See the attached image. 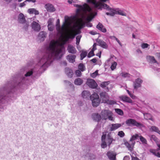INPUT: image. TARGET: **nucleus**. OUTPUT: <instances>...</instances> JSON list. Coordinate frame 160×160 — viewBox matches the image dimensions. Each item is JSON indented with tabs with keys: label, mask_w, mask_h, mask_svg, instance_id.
<instances>
[{
	"label": "nucleus",
	"mask_w": 160,
	"mask_h": 160,
	"mask_svg": "<svg viewBox=\"0 0 160 160\" xmlns=\"http://www.w3.org/2000/svg\"><path fill=\"white\" fill-rule=\"evenodd\" d=\"M64 43L61 44L54 41L51 42L39 60L37 65L39 68L44 69L51 64L53 59H60L63 56L62 51L65 50Z\"/></svg>",
	"instance_id": "1"
},
{
	"label": "nucleus",
	"mask_w": 160,
	"mask_h": 160,
	"mask_svg": "<svg viewBox=\"0 0 160 160\" xmlns=\"http://www.w3.org/2000/svg\"><path fill=\"white\" fill-rule=\"evenodd\" d=\"M107 0H99L97 1L96 0H87V2L92 4L94 7L98 9H102V8L105 9H108L109 6L106 4L103 3L105 2Z\"/></svg>",
	"instance_id": "2"
},
{
	"label": "nucleus",
	"mask_w": 160,
	"mask_h": 160,
	"mask_svg": "<svg viewBox=\"0 0 160 160\" xmlns=\"http://www.w3.org/2000/svg\"><path fill=\"white\" fill-rule=\"evenodd\" d=\"M102 143L101 147L102 148H104L107 146V143L108 146L110 145V132H104L103 133L102 137Z\"/></svg>",
	"instance_id": "3"
},
{
	"label": "nucleus",
	"mask_w": 160,
	"mask_h": 160,
	"mask_svg": "<svg viewBox=\"0 0 160 160\" xmlns=\"http://www.w3.org/2000/svg\"><path fill=\"white\" fill-rule=\"evenodd\" d=\"M139 137V136L138 134H136L132 135L131 137L129 142L126 141L125 142L124 145L129 150L132 151L133 150L134 146L135 143V140L137 139Z\"/></svg>",
	"instance_id": "4"
},
{
	"label": "nucleus",
	"mask_w": 160,
	"mask_h": 160,
	"mask_svg": "<svg viewBox=\"0 0 160 160\" xmlns=\"http://www.w3.org/2000/svg\"><path fill=\"white\" fill-rule=\"evenodd\" d=\"M66 17H65V21L63 23L61 27H60V21L59 19H57L56 22V29L61 37L63 36L66 31L65 24L68 20L67 19H66Z\"/></svg>",
	"instance_id": "5"
},
{
	"label": "nucleus",
	"mask_w": 160,
	"mask_h": 160,
	"mask_svg": "<svg viewBox=\"0 0 160 160\" xmlns=\"http://www.w3.org/2000/svg\"><path fill=\"white\" fill-rule=\"evenodd\" d=\"M90 99L92 101V106L94 107L98 106L100 102L99 96L96 93L94 92L90 96Z\"/></svg>",
	"instance_id": "6"
},
{
	"label": "nucleus",
	"mask_w": 160,
	"mask_h": 160,
	"mask_svg": "<svg viewBox=\"0 0 160 160\" xmlns=\"http://www.w3.org/2000/svg\"><path fill=\"white\" fill-rule=\"evenodd\" d=\"M126 123L128 126H135L138 127H141L142 124L141 123L137 122L136 120L133 119L129 118L126 121Z\"/></svg>",
	"instance_id": "7"
},
{
	"label": "nucleus",
	"mask_w": 160,
	"mask_h": 160,
	"mask_svg": "<svg viewBox=\"0 0 160 160\" xmlns=\"http://www.w3.org/2000/svg\"><path fill=\"white\" fill-rule=\"evenodd\" d=\"M100 95L102 102L106 103L108 104H110V101L109 100V97L106 92H101Z\"/></svg>",
	"instance_id": "8"
},
{
	"label": "nucleus",
	"mask_w": 160,
	"mask_h": 160,
	"mask_svg": "<svg viewBox=\"0 0 160 160\" xmlns=\"http://www.w3.org/2000/svg\"><path fill=\"white\" fill-rule=\"evenodd\" d=\"M118 14L123 16H126V14L119 8L112 9L111 8V16H113L115 14Z\"/></svg>",
	"instance_id": "9"
},
{
	"label": "nucleus",
	"mask_w": 160,
	"mask_h": 160,
	"mask_svg": "<svg viewBox=\"0 0 160 160\" xmlns=\"http://www.w3.org/2000/svg\"><path fill=\"white\" fill-rule=\"evenodd\" d=\"M86 84L90 88L93 89L96 88L98 86L97 84L95 81L92 79H87Z\"/></svg>",
	"instance_id": "10"
},
{
	"label": "nucleus",
	"mask_w": 160,
	"mask_h": 160,
	"mask_svg": "<svg viewBox=\"0 0 160 160\" xmlns=\"http://www.w3.org/2000/svg\"><path fill=\"white\" fill-rule=\"evenodd\" d=\"M101 114L102 119L106 120L108 119L110 120V113L109 111L105 110L101 112Z\"/></svg>",
	"instance_id": "11"
},
{
	"label": "nucleus",
	"mask_w": 160,
	"mask_h": 160,
	"mask_svg": "<svg viewBox=\"0 0 160 160\" xmlns=\"http://www.w3.org/2000/svg\"><path fill=\"white\" fill-rule=\"evenodd\" d=\"M47 33L44 31H42L40 32L38 36V38L41 42H43L46 38L47 36Z\"/></svg>",
	"instance_id": "12"
},
{
	"label": "nucleus",
	"mask_w": 160,
	"mask_h": 160,
	"mask_svg": "<svg viewBox=\"0 0 160 160\" xmlns=\"http://www.w3.org/2000/svg\"><path fill=\"white\" fill-rule=\"evenodd\" d=\"M31 27L32 29L36 32L39 31L41 28L40 25L36 21H33L32 23Z\"/></svg>",
	"instance_id": "13"
},
{
	"label": "nucleus",
	"mask_w": 160,
	"mask_h": 160,
	"mask_svg": "<svg viewBox=\"0 0 160 160\" xmlns=\"http://www.w3.org/2000/svg\"><path fill=\"white\" fill-rule=\"evenodd\" d=\"M142 82V80L140 78H138L133 82V87L134 89H137L138 88L140 87L141 84Z\"/></svg>",
	"instance_id": "14"
},
{
	"label": "nucleus",
	"mask_w": 160,
	"mask_h": 160,
	"mask_svg": "<svg viewBox=\"0 0 160 160\" xmlns=\"http://www.w3.org/2000/svg\"><path fill=\"white\" fill-rule=\"evenodd\" d=\"M67 50L69 53L72 54H75L77 52V50L71 44H69L68 45Z\"/></svg>",
	"instance_id": "15"
},
{
	"label": "nucleus",
	"mask_w": 160,
	"mask_h": 160,
	"mask_svg": "<svg viewBox=\"0 0 160 160\" xmlns=\"http://www.w3.org/2000/svg\"><path fill=\"white\" fill-rule=\"evenodd\" d=\"M121 100L124 102L129 103H132V100L128 97L125 95H122L119 97Z\"/></svg>",
	"instance_id": "16"
},
{
	"label": "nucleus",
	"mask_w": 160,
	"mask_h": 160,
	"mask_svg": "<svg viewBox=\"0 0 160 160\" xmlns=\"http://www.w3.org/2000/svg\"><path fill=\"white\" fill-rule=\"evenodd\" d=\"M76 56L73 54H69L66 57V59L70 63H73L75 62Z\"/></svg>",
	"instance_id": "17"
},
{
	"label": "nucleus",
	"mask_w": 160,
	"mask_h": 160,
	"mask_svg": "<svg viewBox=\"0 0 160 160\" xmlns=\"http://www.w3.org/2000/svg\"><path fill=\"white\" fill-rule=\"evenodd\" d=\"M124 124V123H115L112 124L111 125V131L116 130L123 125Z\"/></svg>",
	"instance_id": "18"
},
{
	"label": "nucleus",
	"mask_w": 160,
	"mask_h": 160,
	"mask_svg": "<svg viewBox=\"0 0 160 160\" xmlns=\"http://www.w3.org/2000/svg\"><path fill=\"white\" fill-rule=\"evenodd\" d=\"M84 7L85 8L82 9L81 8H78L77 9V12H78L81 11H88L90 13H92V9L89 6L87 5V6H85Z\"/></svg>",
	"instance_id": "19"
},
{
	"label": "nucleus",
	"mask_w": 160,
	"mask_h": 160,
	"mask_svg": "<svg viewBox=\"0 0 160 160\" xmlns=\"http://www.w3.org/2000/svg\"><path fill=\"white\" fill-rule=\"evenodd\" d=\"M45 8L47 11L49 12H53L55 11V9L53 5L51 4H47L45 5Z\"/></svg>",
	"instance_id": "20"
},
{
	"label": "nucleus",
	"mask_w": 160,
	"mask_h": 160,
	"mask_svg": "<svg viewBox=\"0 0 160 160\" xmlns=\"http://www.w3.org/2000/svg\"><path fill=\"white\" fill-rule=\"evenodd\" d=\"M18 20L19 22L22 24L25 23L26 21L23 14L22 13L19 14Z\"/></svg>",
	"instance_id": "21"
},
{
	"label": "nucleus",
	"mask_w": 160,
	"mask_h": 160,
	"mask_svg": "<svg viewBox=\"0 0 160 160\" xmlns=\"http://www.w3.org/2000/svg\"><path fill=\"white\" fill-rule=\"evenodd\" d=\"M99 46L105 49H107L108 48V45L107 44L104 42L103 41L101 40H99L97 41Z\"/></svg>",
	"instance_id": "22"
},
{
	"label": "nucleus",
	"mask_w": 160,
	"mask_h": 160,
	"mask_svg": "<svg viewBox=\"0 0 160 160\" xmlns=\"http://www.w3.org/2000/svg\"><path fill=\"white\" fill-rule=\"evenodd\" d=\"M92 118L95 121L99 122L101 119V116L98 113H93L92 115Z\"/></svg>",
	"instance_id": "23"
},
{
	"label": "nucleus",
	"mask_w": 160,
	"mask_h": 160,
	"mask_svg": "<svg viewBox=\"0 0 160 160\" xmlns=\"http://www.w3.org/2000/svg\"><path fill=\"white\" fill-rule=\"evenodd\" d=\"M65 72L69 78H71L72 77L73 72L71 69L68 68H66L65 69Z\"/></svg>",
	"instance_id": "24"
},
{
	"label": "nucleus",
	"mask_w": 160,
	"mask_h": 160,
	"mask_svg": "<svg viewBox=\"0 0 160 160\" xmlns=\"http://www.w3.org/2000/svg\"><path fill=\"white\" fill-rule=\"evenodd\" d=\"M83 82V80L80 78H78L76 79L74 82V84L76 85L80 86Z\"/></svg>",
	"instance_id": "25"
},
{
	"label": "nucleus",
	"mask_w": 160,
	"mask_h": 160,
	"mask_svg": "<svg viewBox=\"0 0 160 160\" xmlns=\"http://www.w3.org/2000/svg\"><path fill=\"white\" fill-rule=\"evenodd\" d=\"M90 95L89 92L87 91H84L82 93V97L84 98H88Z\"/></svg>",
	"instance_id": "26"
},
{
	"label": "nucleus",
	"mask_w": 160,
	"mask_h": 160,
	"mask_svg": "<svg viewBox=\"0 0 160 160\" xmlns=\"http://www.w3.org/2000/svg\"><path fill=\"white\" fill-rule=\"evenodd\" d=\"M28 12L30 14L34 13L35 15H38L39 14L38 11L33 8L29 9L28 10Z\"/></svg>",
	"instance_id": "27"
},
{
	"label": "nucleus",
	"mask_w": 160,
	"mask_h": 160,
	"mask_svg": "<svg viewBox=\"0 0 160 160\" xmlns=\"http://www.w3.org/2000/svg\"><path fill=\"white\" fill-rule=\"evenodd\" d=\"M97 28L99 30L102 31L103 32H105L106 31V29L104 28L103 26L99 22L97 26Z\"/></svg>",
	"instance_id": "28"
},
{
	"label": "nucleus",
	"mask_w": 160,
	"mask_h": 160,
	"mask_svg": "<svg viewBox=\"0 0 160 160\" xmlns=\"http://www.w3.org/2000/svg\"><path fill=\"white\" fill-rule=\"evenodd\" d=\"M147 59L152 63H157V61L153 56H148L147 57Z\"/></svg>",
	"instance_id": "29"
},
{
	"label": "nucleus",
	"mask_w": 160,
	"mask_h": 160,
	"mask_svg": "<svg viewBox=\"0 0 160 160\" xmlns=\"http://www.w3.org/2000/svg\"><path fill=\"white\" fill-rule=\"evenodd\" d=\"M76 36V34H70L69 36L66 37L65 42L68 41L70 39H73Z\"/></svg>",
	"instance_id": "30"
},
{
	"label": "nucleus",
	"mask_w": 160,
	"mask_h": 160,
	"mask_svg": "<svg viewBox=\"0 0 160 160\" xmlns=\"http://www.w3.org/2000/svg\"><path fill=\"white\" fill-rule=\"evenodd\" d=\"M150 130L152 132H154L157 133H158L159 130L158 128L155 126H151Z\"/></svg>",
	"instance_id": "31"
},
{
	"label": "nucleus",
	"mask_w": 160,
	"mask_h": 160,
	"mask_svg": "<svg viewBox=\"0 0 160 160\" xmlns=\"http://www.w3.org/2000/svg\"><path fill=\"white\" fill-rule=\"evenodd\" d=\"M115 111L117 114L120 116H122L123 115V111L119 108H115Z\"/></svg>",
	"instance_id": "32"
},
{
	"label": "nucleus",
	"mask_w": 160,
	"mask_h": 160,
	"mask_svg": "<svg viewBox=\"0 0 160 160\" xmlns=\"http://www.w3.org/2000/svg\"><path fill=\"white\" fill-rule=\"evenodd\" d=\"M150 140L152 141H154L155 142H158V138L154 135H151L149 136Z\"/></svg>",
	"instance_id": "33"
},
{
	"label": "nucleus",
	"mask_w": 160,
	"mask_h": 160,
	"mask_svg": "<svg viewBox=\"0 0 160 160\" xmlns=\"http://www.w3.org/2000/svg\"><path fill=\"white\" fill-rule=\"evenodd\" d=\"M78 68L82 72H83L85 70V67L82 63H80L78 66Z\"/></svg>",
	"instance_id": "34"
},
{
	"label": "nucleus",
	"mask_w": 160,
	"mask_h": 160,
	"mask_svg": "<svg viewBox=\"0 0 160 160\" xmlns=\"http://www.w3.org/2000/svg\"><path fill=\"white\" fill-rule=\"evenodd\" d=\"M87 53L88 52L86 51H82L80 54V59L81 60H82L84 58H85L87 56Z\"/></svg>",
	"instance_id": "35"
},
{
	"label": "nucleus",
	"mask_w": 160,
	"mask_h": 160,
	"mask_svg": "<svg viewBox=\"0 0 160 160\" xmlns=\"http://www.w3.org/2000/svg\"><path fill=\"white\" fill-rule=\"evenodd\" d=\"M140 141L143 144H147V141L146 139L142 136H140L139 137Z\"/></svg>",
	"instance_id": "36"
},
{
	"label": "nucleus",
	"mask_w": 160,
	"mask_h": 160,
	"mask_svg": "<svg viewBox=\"0 0 160 160\" xmlns=\"http://www.w3.org/2000/svg\"><path fill=\"white\" fill-rule=\"evenodd\" d=\"M117 65V62H114L112 63L111 66V69L112 71L114 70L116 68Z\"/></svg>",
	"instance_id": "37"
},
{
	"label": "nucleus",
	"mask_w": 160,
	"mask_h": 160,
	"mask_svg": "<svg viewBox=\"0 0 160 160\" xmlns=\"http://www.w3.org/2000/svg\"><path fill=\"white\" fill-rule=\"evenodd\" d=\"M86 156L90 160H93L95 158V156L93 154H88L86 155Z\"/></svg>",
	"instance_id": "38"
},
{
	"label": "nucleus",
	"mask_w": 160,
	"mask_h": 160,
	"mask_svg": "<svg viewBox=\"0 0 160 160\" xmlns=\"http://www.w3.org/2000/svg\"><path fill=\"white\" fill-rule=\"evenodd\" d=\"M110 61V58H109L107 61L105 63V69L109 68V62Z\"/></svg>",
	"instance_id": "39"
},
{
	"label": "nucleus",
	"mask_w": 160,
	"mask_h": 160,
	"mask_svg": "<svg viewBox=\"0 0 160 160\" xmlns=\"http://www.w3.org/2000/svg\"><path fill=\"white\" fill-rule=\"evenodd\" d=\"M126 91L128 93V94L133 99H135L137 98V97L136 96L134 95L132 93H131L128 90H127Z\"/></svg>",
	"instance_id": "40"
},
{
	"label": "nucleus",
	"mask_w": 160,
	"mask_h": 160,
	"mask_svg": "<svg viewBox=\"0 0 160 160\" xmlns=\"http://www.w3.org/2000/svg\"><path fill=\"white\" fill-rule=\"evenodd\" d=\"M109 82H102L100 85V86L102 88H104L109 84Z\"/></svg>",
	"instance_id": "41"
},
{
	"label": "nucleus",
	"mask_w": 160,
	"mask_h": 160,
	"mask_svg": "<svg viewBox=\"0 0 160 160\" xmlns=\"http://www.w3.org/2000/svg\"><path fill=\"white\" fill-rule=\"evenodd\" d=\"M121 75L123 78L130 77V75L127 72H122L121 73Z\"/></svg>",
	"instance_id": "42"
},
{
	"label": "nucleus",
	"mask_w": 160,
	"mask_h": 160,
	"mask_svg": "<svg viewBox=\"0 0 160 160\" xmlns=\"http://www.w3.org/2000/svg\"><path fill=\"white\" fill-rule=\"evenodd\" d=\"M153 155L155 156L158 157L160 158V152H156V151L154 150H153L152 151H151Z\"/></svg>",
	"instance_id": "43"
},
{
	"label": "nucleus",
	"mask_w": 160,
	"mask_h": 160,
	"mask_svg": "<svg viewBox=\"0 0 160 160\" xmlns=\"http://www.w3.org/2000/svg\"><path fill=\"white\" fill-rule=\"evenodd\" d=\"M87 6V5L86 3L82 5H80L77 4H75L74 5V7H77V8H82V9L85 8H84V7H84L85 6Z\"/></svg>",
	"instance_id": "44"
},
{
	"label": "nucleus",
	"mask_w": 160,
	"mask_h": 160,
	"mask_svg": "<svg viewBox=\"0 0 160 160\" xmlns=\"http://www.w3.org/2000/svg\"><path fill=\"white\" fill-rule=\"evenodd\" d=\"M54 19L52 18H50L49 19L48 21V26H50L51 25H53V22Z\"/></svg>",
	"instance_id": "45"
},
{
	"label": "nucleus",
	"mask_w": 160,
	"mask_h": 160,
	"mask_svg": "<svg viewBox=\"0 0 160 160\" xmlns=\"http://www.w3.org/2000/svg\"><path fill=\"white\" fill-rule=\"evenodd\" d=\"M116 155L115 153L111 152V160H116Z\"/></svg>",
	"instance_id": "46"
},
{
	"label": "nucleus",
	"mask_w": 160,
	"mask_h": 160,
	"mask_svg": "<svg viewBox=\"0 0 160 160\" xmlns=\"http://www.w3.org/2000/svg\"><path fill=\"white\" fill-rule=\"evenodd\" d=\"M118 76L115 75H113L111 76V81H114L118 78Z\"/></svg>",
	"instance_id": "47"
},
{
	"label": "nucleus",
	"mask_w": 160,
	"mask_h": 160,
	"mask_svg": "<svg viewBox=\"0 0 160 160\" xmlns=\"http://www.w3.org/2000/svg\"><path fill=\"white\" fill-rule=\"evenodd\" d=\"M81 38V35H78L77 36L76 38V44L77 45H78L79 43L80 39Z\"/></svg>",
	"instance_id": "48"
},
{
	"label": "nucleus",
	"mask_w": 160,
	"mask_h": 160,
	"mask_svg": "<svg viewBox=\"0 0 160 160\" xmlns=\"http://www.w3.org/2000/svg\"><path fill=\"white\" fill-rule=\"evenodd\" d=\"M48 29L49 31H52L54 28V25L50 26H48Z\"/></svg>",
	"instance_id": "49"
},
{
	"label": "nucleus",
	"mask_w": 160,
	"mask_h": 160,
	"mask_svg": "<svg viewBox=\"0 0 160 160\" xmlns=\"http://www.w3.org/2000/svg\"><path fill=\"white\" fill-rule=\"evenodd\" d=\"M81 72L82 71L79 70H76L75 71V74L78 77H80L81 76L82 74Z\"/></svg>",
	"instance_id": "50"
},
{
	"label": "nucleus",
	"mask_w": 160,
	"mask_h": 160,
	"mask_svg": "<svg viewBox=\"0 0 160 160\" xmlns=\"http://www.w3.org/2000/svg\"><path fill=\"white\" fill-rule=\"evenodd\" d=\"M118 135L121 138H122L125 136V134L122 131H120L118 132Z\"/></svg>",
	"instance_id": "51"
},
{
	"label": "nucleus",
	"mask_w": 160,
	"mask_h": 160,
	"mask_svg": "<svg viewBox=\"0 0 160 160\" xmlns=\"http://www.w3.org/2000/svg\"><path fill=\"white\" fill-rule=\"evenodd\" d=\"M94 51L91 50V51L89 52L88 54V58H90L92 56H94Z\"/></svg>",
	"instance_id": "52"
},
{
	"label": "nucleus",
	"mask_w": 160,
	"mask_h": 160,
	"mask_svg": "<svg viewBox=\"0 0 160 160\" xmlns=\"http://www.w3.org/2000/svg\"><path fill=\"white\" fill-rule=\"evenodd\" d=\"M149 46V45L147 43H143L142 44L141 47L142 48L144 49L148 48Z\"/></svg>",
	"instance_id": "53"
},
{
	"label": "nucleus",
	"mask_w": 160,
	"mask_h": 160,
	"mask_svg": "<svg viewBox=\"0 0 160 160\" xmlns=\"http://www.w3.org/2000/svg\"><path fill=\"white\" fill-rule=\"evenodd\" d=\"M98 74V71H96L95 72H93L91 74V76L92 78H95Z\"/></svg>",
	"instance_id": "54"
},
{
	"label": "nucleus",
	"mask_w": 160,
	"mask_h": 160,
	"mask_svg": "<svg viewBox=\"0 0 160 160\" xmlns=\"http://www.w3.org/2000/svg\"><path fill=\"white\" fill-rule=\"evenodd\" d=\"M64 82L65 83H67V84H68V85L69 86H70V87H73V84H72V83L70 82H69V81H67V80H65V81H64Z\"/></svg>",
	"instance_id": "55"
},
{
	"label": "nucleus",
	"mask_w": 160,
	"mask_h": 160,
	"mask_svg": "<svg viewBox=\"0 0 160 160\" xmlns=\"http://www.w3.org/2000/svg\"><path fill=\"white\" fill-rule=\"evenodd\" d=\"M86 25V22L82 21V22L79 25L82 28H84Z\"/></svg>",
	"instance_id": "56"
},
{
	"label": "nucleus",
	"mask_w": 160,
	"mask_h": 160,
	"mask_svg": "<svg viewBox=\"0 0 160 160\" xmlns=\"http://www.w3.org/2000/svg\"><path fill=\"white\" fill-rule=\"evenodd\" d=\"M26 1H24L23 2L20 3L19 5V7H20L22 8L26 5Z\"/></svg>",
	"instance_id": "57"
},
{
	"label": "nucleus",
	"mask_w": 160,
	"mask_h": 160,
	"mask_svg": "<svg viewBox=\"0 0 160 160\" xmlns=\"http://www.w3.org/2000/svg\"><path fill=\"white\" fill-rule=\"evenodd\" d=\"M29 26V25L28 24L25 23L24 26L23 27V28L26 30L27 31L28 30V27Z\"/></svg>",
	"instance_id": "58"
},
{
	"label": "nucleus",
	"mask_w": 160,
	"mask_h": 160,
	"mask_svg": "<svg viewBox=\"0 0 160 160\" xmlns=\"http://www.w3.org/2000/svg\"><path fill=\"white\" fill-rule=\"evenodd\" d=\"M96 46L97 44L96 43H94L93 45V48L92 49V50L93 51H94L95 50H96Z\"/></svg>",
	"instance_id": "59"
},
{
	"label": "nucleus",
	"mask_w": 160,
	"mask_h": 160,
	"mask_svg": "<svg viewBox=\"0 0 160 160\" xmlns=\"http://www.w3.org/2000/svg\"><path fill=\"white\" fill-rule=\"evenodd\" d=\"M111 39L116 40L117 41H118L119 40V39L118 38H117L115 36H111Z\"/></svg>",
	"instance_id": "60"
},
{
	"label": "nucleus",
	"mask_w": 160,
	"mask_h": 160,
	"mask_svg": "<svg viewBox=\"0 0 160 160\" xmlns=\"http://www.w3.org/2000/svg\"><path fill=\"white\" fill-rule=\"evenodd\" d=\"M86 26L88 27H91L92 26V23L89 22L86 23Z\"/></svg>",
	"instance_id": "61"
},
{
	"label": "nucleus",
	"mask_w": 160,
	"mask_h": 160,
	"mask_svg": "<svg viewBox=\"0 0 160 160\" xmlns=\"http://www.w3.org/2000/svg\"><path fill=\"white\" fill-rule=\"evenodd\" d=\"M132 160H140L137 157H134L131 156Z\"/></svg>",
	"instance_id": "62"
},
{
	"label": "nucleus",
	"mask_w": 160,
	"mask_h": 160,
	"mask_svg": "<svg viewBox=\"0 0 160 160\" xmlns=\"http://www.w3.org/2000/svg\"><path fill=\"white\" fill-rule=\"evenodd\" d=\"M129 159H130V158H129V157L126 156L124 157L123 160H129Z\"/></svg>",
	"instance_id": "63"
},
{
	"label": "nucleus",
	"mask_w": 160,
	"mask_h": 160,
	"mask_svg": "<svg viewBox=\"0 0 160 160\" xmlns=\"http://www.w3.org/2000/svg\"><path fill=\"white\" fill-rule=\"evenodd\" d=\"M117 103L115 101L111 100V105H114Z\"/></svg>",
	"instance_id": "64"
}]
</instances>
